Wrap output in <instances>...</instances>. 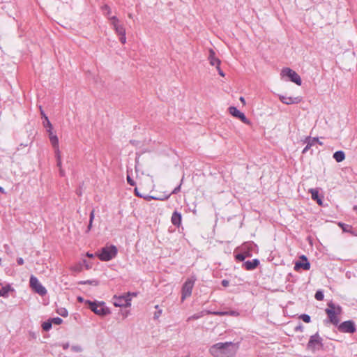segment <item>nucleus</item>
Here are the masks:
<instances>
[{"mask_svg": "<svg viewBox=\"0 0 357 357\" xmlns=\"http://www.w3.org/2000/svg\"><path fill=\"white\" fill-rule=\"evenodd\" d=\"M127 181L130 185H135V181L130 177V176H127Z\"/></svg>", "mask_w": 357, "mask_h": 357, "instance_id": "nucleus-35", "label": "nucleus"}, {"mask_svg": "<svg viewBox=\"0 0 357 357\" xmlns=\"http://www.w3.org/2000/svg\"><path fill=\"white\" fill-rule=\"evenodd\" d=\"M240 101L243 103V105H245V98L243 97H240L239 98Z\"/></svg>", "mask_w": 357, "mask_h": 357, "instance_id": "nucleus-47", "label": "nucleus"}, {"mask_svg": "<svg viewBox=\"0 0 357 357\" xmlns=\"http://www.w3.org/2000/svg\"><path fill=\"white\" fill-rule=\"evenodd\" d=\"M214 314H218V315H227L229 314L228 312H213Z\"/></svg>", "mask_w": 357, "mask_h": 357, "instance_id": "nucleus-37", "label": "nucleus"}, {"mask_svg": "<svg viewBox=\"0 0 357 357\" xmlns=\"http://www.w3.org/2000/svg\"><path fill=\"white\" fill-rule=\"evenodd\" d=\"M314 297L317 301H322L324 297L323 291L321 290L317 291L314 295Z\"/></svg>", "mask_w": 357, "mask_h": 357, "instance_id": "nucleus-28", "label": "nucleus"}, {"mask_svg": "<svg viewBox=\"0 0 357 357\" xmlns=\"http://www.w3.org/2000/svg\"><path fill=\"white\" fill-rule=\"evenodd\" d=\"M130 296V293L119 296H114L113 298L114 305L116 307H129L131 305Z\"/></svg>", "mask_w": 357, "mask_h": 357, "instance_id": "nucleus-8", "label": "nucleus"}, {"mask_svg": "<svg viewBox=\"0 0 357 357\" xmlns=\"http://www.w3.org/2000/svg\"><path fill=\"white\" fill-rule=\"evenodd\" d=\"M208 61L210 64L215 68L220 65V60L215 57V53L212 49L209 50Z\"/></svg>", "mask_w": 357, "mask_h": 357, "instance_id": "nucleus-16", "label": "nucleus"}, {"mask_svg": "<svg viewBox=\"0 0 357 357\" xmlns=\"http://www.w3.org/2000/svg\"><path fill=\"white\" fill-rule=\"evenodd\" d=\"M109 20L116 31V33L118 35H123V33L126 32V29L123 25L119 22V20L116 17L112 16L109 18Z\"/></svg>", "mask_w": 357, "mask_h": 357, "instance_id": "nucleus-12", "label": "nucleus"}, {"mask_svg": "<svg viewBox=\"0 0 357 357\" xmlns=\"http://www.w3.org/2000/svg\"><path fill=\"white\" fill-rule=\"evenodd\" d=\"M10 291H13V289L11 287L10 284H7L3 287L0 289V297L7 298L8 297V293Z\"/></svg>", "mask_w": 357, "mask_h": 357, "instance_id": "nucleus-20", "label": "nucleus"}, {"mask_svg": "<svg viewBox=\"0 0 357 357\" xmlns=\"http://www.w3.org/2000/svg\"><path fill=\"white\" fill-rule=\"evenodd\" d=\"M323 347L322 338L319 336V333L310 336L309 342L307 344V349L314 351L320 349Z\"/></svg>", "mask_w": 357, "mask_h": 357, "instance_id": "nucleus-6", "label": "nucleus"}, {"mask_svg": "<svg viewBox=\"0 0 357 357\" xmlns=\"http://www.w3.org/2000/svg\"><path fill=\"white\" fill-rule=\"evenodd\" d=\"M229 282L227 280H223L222 281V285L225 287H227L229 285Z\"/></svg>", "mask_w": 357, "mask_h": 357, "instance_id": "nucleus-39", "label": "nucleus"}, {"mask_svg": "<svg viewBox=\"0 0 357 357\" xmlns=\"http://www.w3.org/2000/svg\"><path fill=\"white\" fill-rule=\"evenodd\" d=\"M333 158L337 162H340L344 160L345 154L343 151H338L333 154Z\"/></svg>", "mask_w": 357, "mask_h": 357, "instance_id": "nucleus-22", "label": "nucleus"}, {"mask_svg": "<svg viewBox=\"0 0 357 357\" xmlns=\"http://www.w3.org/2000/svg\"><path fill=\"white\" fill-rule=\"evenodd\" d=\"M300 319H302L305 323L310 322V317L308 314H303L300 316Z\"/></svg>", "mask_w": 357, "mask_h": 357, "instance_id": "nucleus-29", "label": "nucleus"}, {"mask_svg": "<svg viewBox=\"0 0 357 357\" xmlns=\"http://www.w3.org/2000/svg\"><path fill=\"white\" fill-rule=\"evenodd\" d=\"M92 225H93V222H91V221H89V225L87 227V229L86 231V233L89 232L90 230L92 228Z\"/></svg>", "mask_w": 357, "mask_h": 357, "instance_id": "nucleus-41", "label": "nucleus"}, {"mask_svg": "<svg viewBox=\"0 0 357 357\" xmlns=\"http://www.w3.org/2000/svg\"><path fill=\"white\" fill-rule=\"evenodd\" d=\"M120 36V41L122 44H125L126 43V32L123 33V35H119Z\"/></svg>", "mask_w": 357, "mask_h": 357, "instance_id": "nucleus-33", "label": "nucleus"}, {"mask_svg": "<svg viewBox=\"0 0 357 357\" xmlns=\"http://www.w3.org/2000/svg\"><path fill=\"white\" fill-rule=\"evenodd\" d=\"M29 283L31 288L39 295L44 296L47 294L46 289L41 284L38 278L34 275H31Z\"/></svg>", "mask_w": 357, "mask_h": 357, "instance_id": "nucleus-10", "label": "nucleus"}, {"mask_svg": "<svg viewBox=\"0 0 357 357\" xmlns=\"http://www.w3.org/2000/svg\"><path fill=\"white\" fill-rule=\"evenodd\" d=\"M228 312H229V314L231 315V316H238V313L236 311H230Z\"/></svg>", "mask_w": 357, "mask_h": 357, "instance_id": "nucleus-43", "label": "nucleus"}, {"mask_svg": "<svg viewBox=\"0 0 357 357\" xmlns=\"http://www.w3.org/2000/svg\"><path fill=\"white\" fill-rule=\"evenodd\" d=\"M237 349V344L231 342H219L212 345L209 349V352L214 357H222V355L233 356Z\"/></svg>", "mask_w": 357, "mask_h": 357, "instance_id": "nucleus-1", "label": "nucleus"}, {"mask_svg": "<svg viewBox=\"0 0 357 357\" xmlns=\"http://www.w3.org/2000/svg\"><path fill=\"white\" fill-rule=\"evenodd\" d=\"M306 144H307L306 146L303 150V152H302L303 153H306L312 147V144H309V143H306Z\"/></svg>", "mask_w": 357, "mask_h": 357, "instance_id": "nucleus-34", "label": "nucleus"}, {"mask_svg": "<svg viewBox=\"0 0 357 357\" xmlns=\"http://www.w3.org/2000/svg\"><path fill=\"white\" fill-rule=\"evenodd\" d=\"M81 284H89L94 286H97L98 284V282L97 280H86L84 282H82Z\"/></svg>", "mask_w": 357, "mask_h": 357, "instance_id": "nucleus-31", "label": "nucleus"}, {"mask_svg": "<svg viewBox=\"0 0 357 357\" xmlns=\"http://www.w3.org/2000/svg\"><path fill=\"white\" fill-rule=\"evenodd\" d=\"M171 221L174 225L178 227L181 222V214L177 211H174L172 213Z\"/></svg>", "mask_w": 357, "mask_h": 357, "instance_id": "nucleus-19", "label": "nucleus"}, {"mask_svg": "<svg viewBox=\"0 0 357 357\" xmlns=\"http://www.w3.org/2000/svg\"><path fill=\"white\" fill-rule=\"evenodd\" d=\"M327 306L328 307L325 310V312L328 316V321L335 326H337L340 321L339 316L342 312V307L334 304L333 302H329Z\"/></svg>", "mask_w": 357, "mask_h": 357, "instance_id": "nucleus-2", "label": "nucleus"}, {"mask_svg": "<svg viewBox=\"0 0 357 357\" xmlns=\"http://www.w3.org/2000/svg\"><path fill=\"white\" fill-rule=\"evenodd\" d=\"M180 190V185L174 188L172 191V194H176Z\"/></svg>", "mask_w": 357, "mask_h": 357, "instance_id": "nucleus-44", "label": "nucleus"}, {"mask_svg": "<svg viewBox=\"0 0 357 357\" xmlns=\"http://www.w3.org/2000/svg\"><path fill=\"white\" fill-rule=\"evenodd\" d=\"M94 216H95L94 210H92L91 212L90 213V217H89V221H91V222H93V221L94 220Z\"/></svg>", "mask_w": 357, "mask_h": 357, "instance_id": "nucleus-36", "label": "nucleus"}, {"mask_svg": "<svg viewBox=\"0 0 357 357\" xmlns=\"http://www.w3.org/2000/svg\"><path fill=\"white\" fill-rule=\"evenodd\" d=\"M139 190V188H135V195L139 197H143L146 200H151V199H160L161 200L162 199L160 198H158V197L149 196V195H146L145 194L140 193Z\"/></svg>", "mask_w": 357, "mask_h": 357, "instance_id": "nucleus-21", "label": "nucleus"}, {"mask_svg": "<svg viewBox=\"0 0 357 357\" xmlns=\"http://www.w3.org/2000/svg\"><path fill=\"white\" fill-rule=\"evenodd\" d=\"M116 254L117 248L114 245H111L102 248L98 256L100 260L107 261L114 258Z\"/></svg>", "mask_w": 357, "mask_h": 357, "instance_id": "nucleus-3", "label": "nucleus"}, {"mask_svg": "<svg viewBox=\"0 0 357 357\" xmlns=\"http://www.w3.org/2000/svg\"><path fill=\"white\" fill-rule=\"evenodd\" d=\"M246 256L244 254L240 253L236 255V259L240 261L245 260Z\"/></svg>", "mask_w": 357, "mask_h": 357, "instance_id": "nucleus-32", "label": "nucleus"}, {"mask_svg": "<svg viewBox=\"0 0 357 357\" xmlns=\"http://www.w3.org/2000/svg\"><path fill=\"white\" fill-rule=\"evenodd\" d=\"M259 264L258 259H255L252 261H247L243 264V266L246 270L250 271L255 269Z\"/></svg>", "mask_w": 357, "mask_h": 357, "instance_id": "nucleus-18", "label": "nucleus"}, {"mask_svg": "<svg viewBox=\"0 0 357 357\" xmlns=\"http://www.w3.org/2000/svg\"><path fill=\"white\" fill-rule=\"evenodd\" d=\"M305 143H309L312 144V146H314L315 144L318 143L320 145H322V142L319 140L318 137H311L310 136H308L305 138Z\"/></svg>", "mask_w": 357, "mask_h": 357, "instance_id": "nucleus-23", "label": "nucleus"}, {"mask_svg": "<svg viewBox=\"0 0 357 357\" xmlns=\"http://www.w3.org/2000/svg\"><path fill=\"white\" fill-rule=\"evenodd\" d=\"M354 210L355 211H356V213H357V206H354Z\"/></svg>", "mask_w": 357, "mask_h": 357, "instance_id": "nucleus-53", "label": "nucleus"}, {"mask_svg": "<svg viewBox=\"0 0 357 357\" xmlns=\"http://www.w3.org/2000/svg\"><path fill=\"white\" fill-rule=\"evenodd\" d=\"M52 324L59 325L62 323L63 320L59 317H54L50 319Z\"/></svg>", "mask_w": 357, "mask_h": 357, "instance_id": "nucleus-30", "label": "nucleus"}, {"mask_svg": "<svg viewBox=\"0 0 357 357\" xmlns=\"http://www.w3.org/2000/svg\"><path fill=\"white\" fill-rule=\"evenodd\" d=\"M279 99L286 105L298 104L302 101V98L300 96L291 97L284 95H279Z\"/></svg>", "mask_w": 357, "mask_h": 357, "instance_id": "nucleus-13", "label": "nucleus"}, {"mask_svg": "<svg viewBox=\"0 0 357 357\" xmlns=\"http://www.w3.org/2000/svg\"><path fill=\"white\" fill-rule=\"evenodd\" d=\"M57 313H58L59 315H61V316H62V317H67V316H68V310H67L66 308H63V307H62V308H60V309H58V310H57Z\"/></svg>", "mask_w": 357, "mask_h": 357, "instance_id": "nucleus-26", "label": "nucleus"}, {"mask_svg": "<svg viewBox=\"0 0 357 357\" xmlns=\"http://www.w3.org/2000/svg\"><path fill=\"white\" fill-rule=\"evenodd\" d=\"M68 347H69V344H63V349H68Z\"/></svg>", "mask_w": 357, "mask_h": 357, "instance_id": "nucleus-49", "label": "nucleus"}, {"mask_svg": "<svg viewBox=\"0 0 357 357\" xmlns=\"http://www.w3.org/2000/svg\"><path fill=\"white\" fill-rule=\"evenodd\" d=\"M302 261H296L294 266V270L298 271L300 268H303V270L307 271L310 268V264L307 261V257L305 255H302L301 257Z\"/></svg>", "mask_w": 357, "mask_h": 357, "instance_id": "nucleus-14", "label": "nucleus"}, {"mask_svg": "<svg viewBox=\"0 0 357 357\" xmlns=\"http://www.w3.org/2000/svg\"><path fill=\"white\" fill-rule=\"evenodd\" d=\"M89 305V308L95 314L100 316H105L109 314V310L107 307L103 305L102 303H96L91 301H87Z\"/></svg>", "mask_w": 357, "mask_h": 357, "instance_id": "nucleus-7", "label": "nucleus"}, {"mask_svg": "<svg viewBox=\"0 0 357 357\" xmlns=\"http://www.w3.org/2000/svg\"><path fill=\"white\" fill-rule=\"evenodd\" d=\"M50 142L54 148L55 149V155L56 158V165L57 167L59 168V173L61 176H63L65 175L64 171L61 168V153L59 149V139L57 137V135H50Z\"/></svg>", "mask_w": 357, "mask_h": 357, "instance_id": "nucleus-4", "label": "nucleus"}, {"mask_svg": "<svg viewBox=\"0 0 357 357\" xmlns=\"http://www.w3.org/2000/svg\"><path fill=\"white\" fill-rule=\"evenodd\" d=\"M161 313H162V310H160L155 314V317H158Z\"/></svg>", "mask_w": 357, "mask_h": 357, "instance_id": "nucleus-48", "label": "nucleus"}, {"mask_svg": "<svg viewBox=\"0 0 357 357\" xmlns=\"http://www.w3.org/2000/svg\"><path fill=\"white\" fill-rule=\"evenodd\" d=\"M86 256L90 257V258H91V257H93V254H90L89 252H87Z\"/></svg>", "mask_w": 357, "mask_h": 357, "instance_id": "nucleus-50", "label": "nucleus"}, {"mask_svg": "<svg viewBox=\"0 0 357 357\" xmlns=\"http://www.w3.org/2000/svg\"><path fill=\"white\" fill-rule=\"evenodd\" d=\"M44 127L46 128L47 132H49V134H52V126L50 123V121L48 119L47 116H45V119L43 121Z\"/></svg>", "mask_w": 357, "mask_h": 357, "instance_id": "nucleus-24", "label": "nucleus"}, {"mask_svg": "<svg viewBox=\"0 0 357 357\" xmlns=\"http://www.w3.org/2000/svg\"><path fill=\"white\" fill-rule=\"evenodd\" d=\"M202 316H203L202 312L195 314L189 317L188 318L187 321H189L194 320V319H198L201 318Z\"/></svg>", "mask_w": 357, "mask_h": 357, "instance_id": "nucleus-27", "label": "nucleus"}, {"mask_svg": "<svg viewBox=\"0 0 357 357\" xmlns=\"http://www.w3.org/2000/svg\"><path fill=\"white\" fill-rule=\"evenodd\" d=\"M0 192H1V193H5V190H4V189H3L2 187H1V186H0Z\"/></svg>", "mask_w": 357, "mask_h": 357, "instance_id": "nucleus-51", "label": "nucleus"}, {"mask_svg": "<svg viewBox=\"0 0 357 357\" xmlns=\"http://www.w3.org/2000/svg\"><path fill=\"white\" fill-rule=\"evenodd\" d=\"M147 182L149 183L151 185L152 183V181H151V180L150 178L147 179Z\"/></svg>", "mask_w": 357, "mask_h": 357, "instance_id": "nucleus-52", "label": "nucleus"}, {"mask_svg": "<svg viewBox=\"0 0 357 357\" xmlns=\"http://www.w3.org/2000/svg\"><path fill=\"white\" fill-rule=\"evenodd\" d=\"M40 113H41L42 117H43V120H45V116H46V114L44 113V112H43V110L42 109L41 107H40Z\"/></svg>", "mask_w": 357, "mask_h": 357, "instance_id": "nucleus-45", "label": "nucleus"}, {"mask_svg": "<svg viewBox=\"0 0 357 357\" xmlns=\"http://www.w3.org/2000/svg\"><path fill=\"white\" fill-rule=\"evenodd\" d=\"M309 192L311 194L312 199L316 201L319 206H323V200L321 197L319 196L317 189L312 188L309 190Z\"/></svg>", "mask_w": 357, "mask_h": 357, "instance_id": "nucleus-17", "label": "nucleus"}, {"mask_svg": "<svg viewBox=\"0 0 357 357\" xmlns=\"http://www.w3.org/2000/svg\"><path fill=\"white\" fill-rule=\"evenodd\" d=\"M195 280V277L192 276L190 278H188L183 285L181 297L182 301L185 299L187 297L190 296Z\"/></svg>", "mask_w": 357, "mask_h": 357, "instance_id": "nucleus-9", "label": "nucleus"}, {"mask_svg": "<svg viewBox=\"0 0 357 357\" xmlns=\"http://www.w3.org/2000/svg\"><path fill=\"white\" fill-rule=\"evenodd\" d=\"M295 330L296 331H303V326L300 324L299 326L296 327Z\"/></svg>", "mask_w": 357, "mask_h": 357, "instance_id": "nucleus-46", "label": "nucleus"}, {"mask_svg": "<svg viewBox=\"0 0 357 357\" xmlns=\"http://www.w3.org/2000/svg\"><path fill=\"white\" fill-rule=\"evenodd\" d=\"M52 323L51 320H49L48 321H45L43 324L42 327L43 329L45 331H48L52 328Z\"/></svg>", "mask_w": 357, "mask_h": 357, "instance_id": "nucleus-25", "label": "nucleus"}, {"mask_svg": "<svg viewBox=\"0 0 357 357\" xmlns=\"http://www.w3.org/2000/svg\"><path fill=\"white\" fill-rule=\"evenodd\" d=\"M17 262L19 265H22L24 264V259L22 257H19L17 259Z\"/></svg>", "mask_w": 357, "mask_h": 357, "instance_id": "nucleus-42", "label": "nucleus"}, {"mask_svg": "<svg viewBox=\"0 0 357 357\" xmlns=\"http://www.w3.org/2000/svg\"><path fill=\"white\" fill-rule=\"evenodd\" d=\"M229 112L233 116L239 119L242 122L247 123L248 119L245 115L235 107H229Z\"/></svg>", "mask_w": 357, "mask_h": 357, "instance_id": "nucleus-15", "label": "nucleus"}, {"mask_svg": "<svg viewBox=\"0 0 357 357\" xmlns=\"http://www.w3.org/2000/svg\"><path fill=\"white\" fill-rule=\"evenodd\" d=\"M282 77H287L290 81L298 86L302 84L301 78L296 72L289 68H284L280 73Z\"/></svg>", "mask_w": 357, "mask_h": 357, "instance_id": "nucleus-5", "label": "nucleus"}, {"mask_svg": "<svg viewBox=\"0 0 357 357\" xmlns=\"http://www.w3.org/2000/svg\"><path fill=\"white\" fill-rule=\"evenodd\" d=\"M338 330L342 333H354L356 328L353 321H346L338 325Z\"/></svg>", "mask_w": 357, "mask_h": 357, "instance_id": "nucleus-11", "label": "nucleus"}, {"mask_svg": "<svg viewBox=\"0 0 357 357\" xmlns=\"http://www.w3.org/2000/svg\"><path fill=\"white\" fill-rule=\"evenodd\" d=\"M102 8L105 9L106 11H107V15H109L111 13V10L107 5L104 6Z\"/></svg>", "mask_w": 357, "mask_h": 357, "instance_id": "nucleus-40", "label": "nucleus"}, {"mask_svg": "<svg viewBox=\"0 0 357 357\" xmlns=\"http://www.w3.org/2000/svg\"><path fill=\"white\" fill-rule=\"evenodd\" d=\"M216 69L218 70V74L222 76V77H225V73H223V71L220 69V66L218 67H216Z\"/></svg>", "mask_w": 357, "mask_h": 357, "instance_id": "nucleus-38", "label": "nucleus"}]
</instances>
